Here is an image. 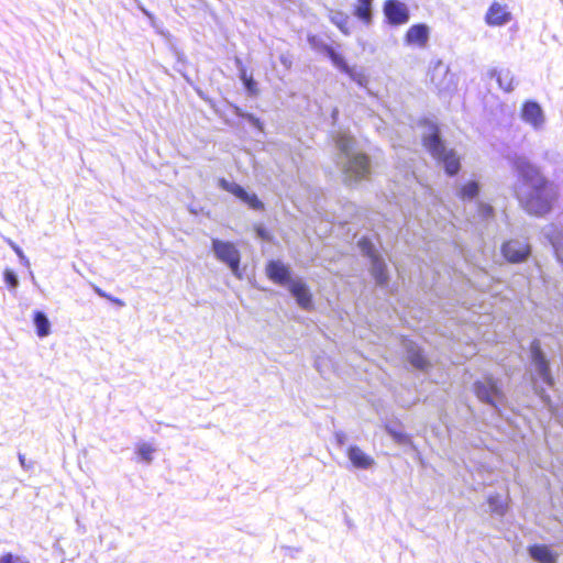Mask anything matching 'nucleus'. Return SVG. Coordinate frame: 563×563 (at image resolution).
Here are the masks:
<instances>
[{
    "label": "nucleus",
    "mask_w": 563,
    "mask_h": 563,
    "mask_svg": "<svg viewBox=\"0 0 563 563\" xmlns=\"http://www.w3.org/2000/svg\"><path fill=\"white\" fill-rule=\"evenodd\" d=\"M515 169L521 185L528 190L520 198L522 208L531 216L543 217L552 209L556 192L539 168L525 158L515 161Z\"/></svg>",
    "instance_id": "obj_1"
},
{
    "label": "nucleus",
    "mask_w": 563,
    "mask_h": 563,
    "mask_svg": "<svg viewBox=\"0 0 563 563\" xmlns=\"http://www.w3.org/2000/svg\"><path fill=\"white\" fill-rule=\"evenodd\" d=\"M423 146L429 153L444 165L449 176L456 175L461 169L459 155L453 150H448L440 137V130L437 125L431 126V133L422 139Z\"/></svg>",
    "instance_id": "obj_2"
},
{
    "label": "nucleus",
    "mask_w": 563,
    "mask_h": 563,
    "mask_svg": "<svg viewBox=\"0 0 563 563\" xmlns=\"http://www.w3.org/2000/svg\"><path fill=\"white\" fill-rule=\"evenodd\" d=\"M212 249L220 262L227 264L235 275H240L241 255L233 243L214 239L212 240Z\"/></svg>",
    "instance_id": "obj_3"
},
{
    "label": "nucleus",
    "mask_w": 563,
    "mask_h": 563,
    "mask_svg": "<svg viewBox=\"0 0 563 563\" xmlns=\"http://www.w3.org/2000/svg\"><path fill=\"white\" fill-rule=\"evenodd\" d=\"M500 252L508 263L525 262L531 254V246L527 241L510 239L501 244Z\"/></svg>",
    "instance_id": "obj_4"
},
{
    "label": "nucleus",
    "mask_w": 563,
    "mask_h": 563,
    "mask_svg": "<svg viewBox=\"0 0 563 563\" xmlns=\"http://www.w3.org/2000/svg\"><path fill=\"white\" fill-rule=\"evenodd\" d=\"M219 186L239 198L241 201L245 202L250 209L262 211L265 206L257 197L256 194H249L242 186L235 183H230L224 178L219 179Z\"/></svg>",
    "instance_id": "obj_5"
},
{
    "label": "nucleus",
    "mask_w": 563,
    "mask_h": 563,
    "mask_svg": "<svg viewBox=\"0 0 563 563\" xmlns=\"http://www.w3.org/2000/svg\"><path fill=\"white\" fill-rule=\"evenodd\" d=\"M530 353H531V361L534 364L542 380L545 384H548L549 386H553L554 378L550 371V364L541 349V343L538 339H534L530 343Z\"/></svg>",
    "instance_id": "obj_6"
},
{
    "label": "nucleus",
    "mask_w": 563,
    "mask_h": 563,
    "mask_svg": "<svg viewBox=\"0 0 563 563\" xmlns=\"http://www.w3.org/2000/svg\"><path fill=\"white\" fill-rule=\"evenodd\" d=\"M383 12L391 25L406 24L410 18L408 7L399 0H386L383 4Z\"/></svg>",
    "instance_id": "obj_7"
},
{
    "label": "nucleus",
    "mask_w": 563,
    "mask_h": 563,
    "mask_svg": "<svg viewBox=\"0 0 563 563\" xmlns=\"http://www.w3.org/2000/svg\"><path fill=\"white\" fill-rule=\"evenodd\" d=\"M344 172L356 180L366 178L371 174L369 157L365 153H357L353 155L349 159Z\"/></svg>",
    "instance_id": "obj_8"
},
{
    "label": "nucleus",
    "mask_w": 563,
    "mask_h": 563,
    "mask_svg": "<svg viewBox=\"0 0 563 563\" xmlns=\"http://www.w3.org/2000/svg\"><path fill=\"white\" fill-rule=\"evenodd\" d=\"M474 394L481 401L492 406H496L495 397L504 398L503 391L493 378H487L486 382H475Z\"/></svg>",
    "instance_id": "obj_9"
},
{
    "label": "nucleus",
    "mask_w": 563,
    "mask_h": 563,
    "mask_svg": "<svg viewBox=\"0 0 563 563\" xmlns=\"http://www.w3.org/2000/svg\"><path fill=\"white\" fill-rule=\"evenodd\" d=\"M521 119L534 129L542 128L544 123V113L541 106L532 100H527L521 107Z\"/></svg>",
    "instance_id": "obj_10"
},
{
    "label": "nucleus",
    "mask_w": 563,
    "mask_h": 563,
    "mask_svg": "<svg viewBox=\"0 0 563 563\" xmlns=\"http://www.w3.org/2000/svg\"><path fill=\"white\" fill-rule=\"evenodd\" d=\"M430 30L424 23L411 25L405 33L404 42L409 46L424 47L428 44Z\"/></svg>",
    "instance_id": "obj_11"
},
{
    "label": "nucleus",
    "mask_w": 563,
    "mask_h": 563,
    "mask_svg": "<svg viewBox=\"0 0 563 563\" xmlns=\"http://www.w3.org/2000/svg\"><path fill=\"white\" fill-rule=\"evenodd\" d=\"M290 294L296 298L300 308L307 311L313 310L312 295L308 286L300 279L292 280L289 285Z\"/></svg>",
    "instance_id": "obj_12"
},
{
    "label": "nucleus",
    "mask_w": 563,
    "mask_h": 563,
    "mask_svg": "<svg viewBox=\"0 0 563 563\" xmlns=\"http://www.w3.org/2000/svg\"><path fill=\"white\" fill-rule=\"evenodd\" d=\"M511 18L507 5L495 1L489 5L485 14V22L490 26H500L508 23Z\"/></svg>",
    "instance_id": "obj_13"
},
{
    "label": "nucleus",
    "mask_w": 563,
    "mask_h": 563,
    "mask_svg": "<svg viewBox=\"0 0 563 563\" xmlns=\"http://www.w3.org/2000/svg\"><path fill=\"white\" fill-rule=\"evenodd\" d=\"M266 275L275 284L290 285V269L279 261H269L266 265Z\"/></svg>",
    "instance_id": "obj_14"
},
{
    "label": "nucleus",
    "mask_w": 563,
    "mask_h": 563,
    "mask_svg": "<svg viewBox=\"0 0 563 563\" xmlns=\"http://www.w3.org/2000/svg\"><path fill=\"white\" fill-rule=\"evenodd\" d=\"M347 456L356 468L366 470L374 464V460L355 445L349 448Z\"/></svg>",
    "instance_id": "obj_15"
},
{
    "label": "nucleus",
    "mask_w": 563,
    "mask_h": 563,
    "mask_svg": "<svg viewBox=\"0 0 563 563\" xmlns=\"http://www.w3.org/2000/svg\"><path fill=\"white\" fill-rule=\"evenodd\" d=\"M488 76L495 79L500 89L505 92H510L514 89V76L508 69H490Z\"/></svg>",
    "instance_id": "obj_16"
},
{
    "label": "nucleus",
    "mask_w": 563,
    "mask_h": 563,
    "mask_svg": "<svg viewBox=\"0 0 563 563\" xmlns=\"http://www.w3.org/2000/svg\"><path fill=\"white\" fill-rule=\"evenodd\" d=\"M529 553L539 563H554L556 561V554L545 544L529 547Z\"/></svg>",
    "instance_id": "obj_17"
},
{
    "label": "nucleus",
    "mask_w": 563,
    "mask_h": 563,
    "mask_svg": "<svg viewBox=\"0 0 563 563\" xmlns=\"http://www.w3.org/2000/svg\"><path fill=\"white\" fill-rule=\"evenodd\" d=\"M372 7L373 0H357V4L354 7L353 14L365 25H369L373 18Z\"/></svg>",
    "instance_id": "obj_18"
},
{
    "label": "nucleus",
    "mask_w": 563,
    "mask_h": 563,
    "mask_svg": "<svg viewBox=\"0 0 563 563\" xmlns=\"http://www.w3.org/2000/svg\"><path fill=\"white\" fill-rule=\"evenodd\" d=\"M323 51L324 53L328 55V57L331 59V62L333 63V65L335 67H338L341 71H343L344 74L351 76V77H354V74H353V69L347 65V63L345 62V59L343 58L342 55L338 54L333 47L329 46V45H325L323 47Z\"/></svg>",
    "instance_id": "obj_19"
},
{
    "label": "nucleus",
    "mask_w": 563,
    "mask_h": 563,
    "mask_svg": "<svg viewBox=\"0 0 563 563\" xmlns=\"http://www.w3.org/2000/svg\"><path fill=\"white\" fill-rule=\"evenodd\" d=\"M33 321H34V324H35L36 334L40 338H44V336H47L49 334V332H51V323H49L47 317L43 312L35 311L34 314H33Z\"/></svg>",
    "instance_id": "obj_20"
},
{
    "label": "nucleus",
    "mask_w": 563,
    "mask_h": 563,
    "mask_svg": "<svg viewBox=\"0 0 563 563\" xmlns=\"http://www.w3.org/2000/svg\"><path fill=\"white\" fill-rule=\"evenodd\" d=\"M408 360L413 367L421 371H424L430 366V362L427 360L420 349H410L408 351Z\"/></svg>",
    "instance_id": "obj_21"
},
{
    "label": "nucleus",
    "mask_w": 563,
    "mask_h": 563,
    "mask_svg": "<svg viewBox=\"0 0 563 563\" xmlns=\"http://www.w3.org/2000/svg\"><path fill=\"white\" fill-rule=\"evenodd\" d=\"M478 192H479L478 183L472 180V181H468V183L464 184L463 186H461V188L459 189L457 196L462 200L474 199L475 197H477Z\"/></svg>",
    "instance_id": "obj_22"
},
{
    "label": "nucleus",
    "mask_w": 563,
    "mask_h": 563,
    "mask_svg": "<svg viewBox=\"0 0 563 563\" xmlns=\"http://www.w3.org/2000/svg\"><path fill=\"white\" fill-rule=\"evenodd\" d=\"M372 263H373L372 274H373L374 278L376 279V282L380 285L386 284L388 276L386 273L385 265L380 262L379 258L373 260Z\"/></svg>",
    "instance_id": "obj_23"
},
{
    "label": "nucleus",
    "mask_w": 563,
    "mask_h": 563,
    "mask_svg": "<svg viewBox=\"0 0 563 563\" xmlns=\"http://www.w3.org/2000/svg\"><path fill=\"white\" fill-rule=\"evenodd\" d=\"M335 144L341 153L349 155L350 151L353 148L354 140L347 134H340L335 139Z\"/></svg>",
    "instance_id": "obj_24"
},
{
    "label": "nucleus",
    "mask_w": 563,
    "mask_h": 563,
    "mask_svg": "<svg viewBox=\"0 0 563 563\" xmlns=\"http://www.w3.org/2000/svg\"><path fill=\"white\" fill-rule=\"evenodd\" d=\"M487 501L490 506L492 512L497 514L499 516H504L507 512L508 505L504 501H500L497 495L489 496Z\"/></svg>",
    "instance_id": "obj_25"
},
{
    "label": "nucleus",
    "mask_w": 563,
    "mask_h": 563,
    "mask_svg": "<svg viewBox=\"0 0 563 563\" xmlns=\"http://www.w3.org/2000/svg\"><path fill=\"white\" fill-rule=\"evenodd\" d=\"M240 77L244 84V87L246 88V90L251 93V95H257L258 92V89H257V84L256 81L253 79V77L251 75L247 74L246 69H242L241 70V74H240Z\"/></svg>",
    "instance_id": "obj_26"
},
{
    "label": "nucleus",
    "mask_w": 563,
    "mask_h": 563,
    "mask_svg": "<svg viewBox=\"0 0 563 563\" xmlns=\"http://www.w3.org/2000/svg\"><path fill=\"white\" fill-rule=\"evenodd\" d=\"M155 449L148 444V443H142L137 446V455L144 462H151L152 455L154 453Z\"/></svg>",
    "instance_id": "obj_27"
},
{
    "label": "nucleus",
    "mask_w": 563,
    "mask_h": 563,
    "mask_svg": "<svg viewBox=\"0 0 563 563\" xmlns=\"http://www.w3.org/2000/svg\"><path fill=\"white\" fill-rule=\"evenodd\" d=\"M358 246L362 250V252L365 255H367L372 261L378 258V256L375 254L372 242L367 238L360 239Z\"/></svg>",
    "instance_id": "obj_28"
},
{
    "label": "nucleus",
    "mask_w": 563,
    "mask_h": 563,
    "mask_svg": "<svg viewBox=\"0 0 563 563\" xmlns=\"http://www.w3.org/2000/svg\"><path fill=\"white\" fill-rule=\"evenodd\" d=\"M387 432L390 434V437L394 439L395 442L398 444H407L410 443V437L401 431H397L393 429L391 427H386Z\"/></svg>",
    "instance_id": "obj_29"
},
{
    "label": "nucleus",
    "mask_w": 563,
    "mask_h": 563,
    "mask_svg": "<svg viewBox=\"0 0 563 563\" xmlns=\"http://www.w3.org/2000/svg\"><path fill=\"white\" fill-rule=\"evenodd\" d=\"M0 563H30V562L16 554H13L12 552H5L0 555Z\"/></svg>",
    "instance_id": "obj_30"
},
{
    "label": "nucleus",
    "mask_w": 563,
    "mask_h": 563,
    "mask_svg": "<svg viewBox=\"0 0 563 563\" xmlns=\"http://www.w3.org/2000/svg\"><path fill=\"white\" fill-rule=\"evenodd\" d=\"M477 210L483 219H492L495 214L494 208L485 202L478 203Z\"/></svg>",
    "instance_id": "obj_31"
},
{
    "label": "nucleus",
    "mask_w": 563,
    "mask_h": 563,
    "mask_svg": "<svg viewBox=\"0 0 563 563\" xmlns=\"http://www.w3.org/2000/svg\"><path fill=\"white\" fill-rule=\"evenodd\" d=\"M332 22L339 27V30L344 34H350V26H349V16L342 15L339 20L333 18Z\"/></svg>",
    "instance_id": "obj_32"
},
{
    "label": "nucleus",
    "mask_w": 563,
    "mask_h": 563,
    "mask_svg": "<svg viewBox=\"0 0 563 563\" xmlns=\"http://www.w3.org/2000/svg\"><path fill=\"white\" fill-rule=\"evenodd\" d=\"M3 278H4L5 284L11 288H15L19 284L18 277L12 269H9V268L4 269Z\"/></svg>",
    "instance_id": "obj_33"
},
{
    "label": "nucleus",
    "mask_w": 563,
    "mask_h": 563,
    "mask_svg": "<svg viewBox=\"0 0 563 563\" xmlns=\"http://www.w3.org/2000/svg\"><path fill=\"white\" fill-rule=\"evenodd\" d=\"M95 291L102 298H106L108 299L109 301L113 302L114 305L119 306V307H123L124 306V301L119 299V298H114L112 297L111 295L107 294L106 291H103L101 288L99 287H95Z\"/></svg>",
    "instance_id": "obj_34"
},
{
    "label": "nucleus",
    "mask_w": 563,
    "mask_h": 563,
    "mask_svg": "<svg viewBox=\"0 0 563 563\" xmlns=\"http://www.w3.org/2000/svg\"><path fill=\"white\" fill-rule=\"evenodd\" d=\"M241 115L246 118L254 126L262 129V123L258 118H255L252 114H241Z\"/></svg>",
    "instance_id": "obj_35"
},
{
    "label": "nucleus",
    "mask_w": 563,
    "mask_h": 563,
    "mask_svg": "<svg viewBox=\"0 0 563 563\" xmlns=\"http://www.w3.org/2000/svg\"><path fill=\"white\" fill-rule=\"evenodd\" d=\"M256 232H257L258 236H261L262 239H267L265 229L258 227V228H256Z\"/></svg>",
    "instance_id": "obj_36"
},
{
    "label": "nucleus",
    "mask_w": 563,
    "mask_h": 563,
    "mask_svg": "<svg viewBox=\"0 0 563 563\" xmlns=\"http://www.w3.org/2000/svg\"><path fill=\"white\" fill-rule=\"evenodd\" d=\"M19 459H20L21 464L23 465L24 464V456L20 455Z\"/></svg>",
    "instance_id": "obj_37"
}]
</instances>
